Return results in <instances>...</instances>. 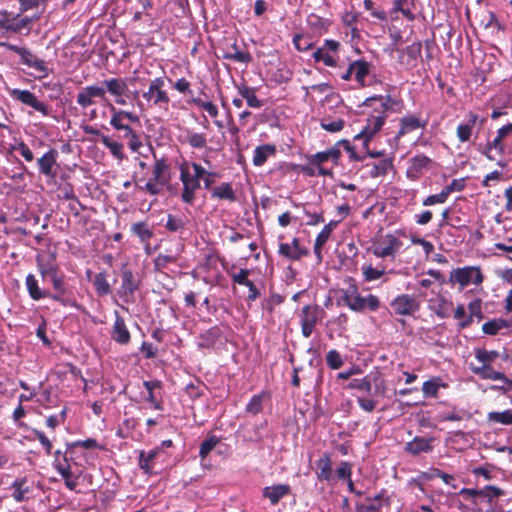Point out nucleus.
I'll return each instance as SVG.
<instances>
[{"label":"nucleus","mask_w":512,"mask_h":512,"mask_svg":"<svg viewBox=\"0 0 512 512\" xmlns=\"http://www.w3.org/2000/svg\"><path fill=\"white\" fill-rule=\"evenodd\" d=\"M365 104L372 109L365 127L354 139H363V147L368 149L370 141L383 128L389 113L400 114L405 108L401 98H393L391 95H374L366 99Z\"/></svg>","instance_id":"1"},{"label":"nucleus","mask_w":512,"mask_h":512,"mask_svg":"<svg viewBox=\"0 0 512 512\" xmlns=\"http://www.w3.org/2000/svg\"><path fill=\"white\" fill-rule=\"evenodd\" d=\"M510 137H512V122L499 127L495 133H488L485 141L475 143V148L488 161L495 162L504 169L512 157Z\"/></svg>","instance_id":"2"},{"label":"nucleus","mask_w":512,"mask_h":512,"mask_svg":"<svg viewBox=\"0 0 512 512\" xmlns=\"http://www.w3.org/2000/svg\"><path fill=\"white\" fill-rule=\"evenodd\" d=\"M179 180L182 183L181 201L184 204L193 205L196 200V192L201 188V178L205 176L206 169L197 162L183 160L179 166Z\"/></svg>","instance_id":"3"},{"label":"nucleus","mask_w":512,"mask_h":512,"mask_svg":"<svg viewBox=\"0 0 512 512\" xmlns=\"http://www.w3.org/2000/svg\"><path fill=\"white\" fill-rule=\"evenodd\" d=\"M342 294L345 305L354 312H363L365 310L375 312L381 307L380 298L374 294L362 296L352 278L349 279L348 286L342 289Z\"/></svg>","instance_id":"4"},{"label":"nucleus","mask_w":512,"mask_h":512,"mask_svg":"<svg viewBox=\"0 0 512 512\" xmlns=\"http://www.w3.org/2000/svg\"><path fill=\"white\" fill-rule=\"evenodd\" d=\"M154 163L152 166V178H150L144 186H136L139 190L146 191L152 196H157L161 193L160 186L168 185L171 181L170 164L166 157H158L153 151L152 153Z\"/></svg>","instance_id":"5"},{"label":"nucleus","mask_w":512,"mask_h":512,"mask_svg":"<svg viewBox=\"0 0 512 512\" xmlns=\"http://www.w3.org/2000/svg\"><path fill=\"white\" fill-rule=\"evenodd\" d=\"M142 96L151 106L159 107L165 111L169 108L170 97L165 90L163 77H157L151 80L148 90L145 91Z\"/></svg>","instance_id":"6"},{"label":"nucleus","mask_w":512,"mask_h":512,"mask_svg":"<svg viewBox=\"0 0 512 512\" xmlns=\"http://www.w3.org/2000/svg\"><path fill=\"white\" fill-rule=\"evenodd\" d=\"M325 315V311L319 305H305L301 308L299 313L301 333L303 337L309 338L318 322H320Z\"/></svg>","instance_id":"7"},{"label":"nucleus","mask_w":512,"mask_h":512,"mask_svg":"<svg viewBox=\"0 0 512 512\" xmlns=\"http://www.w3.org/2000/svg\"><path fill=\"white\" fill-rule=\"evenodd\" d=\"M449 282L459 284L463 289L470 284L479 285L483 282V275L479 267L465 266L453 269L449 275Z\"/></svg>","instance_id":"8"},{"label":"nucleus","mask_w":512,"mask_h":512,"mask_svg":"<svg viewBox=\"0 0 512 512\" xmlns=\"http://www.w3.org/2000/svg\"><path fill=\"white\" fill-rule=\"evenodd\" d=\"M340 47V42L333 39H325L323 45L313 52V59L315 62H323L327 67H336L338 66Z\"/></svg>","instance_id":"9"},{"label":"nucleus","mask_w":512,"mask_h":512,"mask_svg":"<svg viewBox=\"0 0 512 512\" xmlns=\"http://www.w3.org/2000/svg\"><path fill=\"white\" fill-rule=\"evenodd\" d=\"M8 48L16 53L20 59L21 63L35 69L41 75L39 78H45L50 74V70L46 64V62L43 59L38 58L34 53H32L30 50H28L25 47H20L17 45L8 44Z\"/></svg>","instance_id":"10"},{"label":"nucleus","mask_w":512,"mask_h":512,"mask_svg":"<svg viewBox=\"0 0 512 512\" xmlns=\"http://www.w3.org/2000/svg\"><path fill=\"white\" fill-rule=\"evenodd\" d=\"M403 243L395 235L388 233L381 240L372 244V253L378 258H395Z\"/></svg>","instance_id":"11"},{"label":"nucleus","mask_w":512,"mask_h":512,"mask_svg":"<svg viewBox=\"0 0 512 512\" xmlns=\"http://www.w3.org/2000/svg\"><path fill=\"white\" fill-rule=\"evenodd\" d=\"M393 312L399 316H413L421 308V302L415 295L399 294L390 302Z\"/></svg>","instance_id":"12"},{"label":"nucleus","mask_w":512,"mask_h":512,"mask_svg":"<svg viewBox=\"0 0 512 512\" xmlns=\"http://www.w3.org/2000/svg\"><path fill=\"white\" fill-rule=\"evenodd\" d=\"M52 287L53 292L49 290V296H47V298L64 307H78L75 297L65 283V278H60L52 282Z\"/></svg>","instance_id":"13"},{"label":"nucleus","mask_w":512,"mask_h":512,"mask_svg":"<svg viewBox=\"0 0 512 512\" xmlns=\"http://www.w3.org/2000/svg\"><path fill=\"white\" fill-rule=\"evenodd\" d=\"M486 123V118L480 117L478 114L469 111L466 120L458 124L456 128V136L461 143L471 140L473 130L476 126L482 127Z\"/></svg>","instance_id":"14"},{"label":"nucleus","mask_w":512,"mask_h":512,"mask_svg":"<svg viewBox=\"0 0 512 512\" xmlns=\"http://www.w3.org/2000/svg\"><path fill=\"white\" fill-rule=\"evenodd\" d=\"M10 96L16 100L21 102L24 105H27L33 108L35 111L41 113L43 116H48L50 108L49 106L40 101L34 93L29 90H21V89H12L10 91Z\"/></svg>","instance_id":"15"},{"label":"nucleus","mask_w":512,"mask_h":512,"mask_svg":"<svg viewBox=\"0 0 512 512\" xmlns=\"http://www.w3.org/2000/svg\"><path fill=\"white\" fill-rule=\"evenodd\" d=\"M309 249L300 244V239L294 237L290 244L280 243L278 254L289 261H299L309 255Z\"/></svg>","instance_id":"16"},{"label":"nucleus","mask_w":512,"mask_h":512,"mask_svg":"<svg viewBox=\"0 0 512 512\" xmlns=\"http://www.w3.org/2000/svg\"><path fill=\"white\" fill-rule=\"evenodd\" d=\"M106 92L105 86L89 85L78 92L76 102L80 107L87 108L95 104V98L106 100Z\"/></svg>","instance_id":"17"},{"label":"nucleus","mask_w":512,"mask_h":512,"mask_svg":"<svg viewBox=\"0 0 512 512\" xmlns=\"http://www.w3.org/2000/svg\"><path fill=\"white\" fill-rule=\"evenodd\" d=\"M58 156L59 153L54 148H51L46 153H44L37 160L39 173L47 178L54 179L57 175V169L59 167V165L57 164Z\"/></svg>","instance_id":"18"},{"label":"nucleus","mask_w":512,"mask_h":512,"mask_svg":"<svg viewBox=\"0 0 512 512\" xmlns=\"http://www.w3.org/2000/svg\"><path fill=\"white\" fill-rule=\"evenodd\" d=\"M398 53V63L407 69L414 68L418 58L421 56L422 44L415 41L405 48L396 49Z\"/></svg>","instance_id":"19"},{"label":"nucleus","mask_w":512,"mask_h":512,"mask_svg":"<svg viewBox=\"0 0 512 512\" xmlns=\"http://www.w3.org/2000/svg\"><path fill=\"white\" fill-rule=\"evenodd\" d=\"M107 92L115 97V103L119 105H126L124 95L128 90L127 83L123 78H109L103 81Z\"/></svg>","instance_id":"20"},{"label":"nucleus","mask_w":512,"mask_h":512,"mask_svg":"<svg viewBox=\"0 0 512 512\" xmlns=\"http://www.w3.org/2000/svg\"><path fill=\"white\" fill-rule=\"evenodd\" d=\"M132 235L138 238L147 253L150 252V240L154 237L152 226L146 221L135 222L130 227Z\"/></svg>","instance_id":"21"},{"label":"nucleus","mask_w":512,"mask_h":512,"mask_svg":"<svg viewBox=\"0 0 512 512\" xmlns=\"http://www.w3.org/2000/svg\"><path fill=\"white\" fill-rule=\"evenodd\" d=\"M434 437L416 436L404 446V451L410 455L417 456L420 453H430L433 451Z\"/></svg>","instance_id":"22"},{"label":"nucleus","mask_w":512,"mask_h":512,"mask_svg":"<svg viewBox=\"0 0 512 512\" xmlns=\"http://www.w3.org/2000/svg\"><path fill=\"white\" fill-rule=\"evenodd\" d=\"M112 340L120 345H127L131 341V334L124 318L115 311V320L110 332Z\"/></svg>","instance_id":"23"},{"label":"nucleus","mask_w":512,"mask_h":512,"mask_svg":"<svg viewBox=\"0 0 512 512\" xmlns=\"http://www.w3.org/2000/svg\"><path fill=\"white\" fill-rule=\"evenodd\" d=\"M109 108L112 113L110 118V125L117 131L124 129L127 125L124 120H128L132 123H140V118L133 112L126 110H117L112 104L109 103Z\"/></svg>","instance_id":"24"},{"label":"nucleus","mask_w":512,"mask_h":512,"mask_svg":"<svg viewBox=\"0 0 512 512\" xmlns=\"http://www.w3.org/2000/svg\"><path fill=\"white\" fill-rule=\"evenodd\" d=\"M427 125L426 120H422L420 116L407 115L400 119V127L395 136L397 140L404 137L406 134L411 133L420 128H425Z\"/></svg>","instance_id":"25"},{"label":"nucleus","mask_w":512,"mask_h":512,"mask_svg":"<svg viewBox=\"0 0 512 512\" xmlns=\"http://www.w3.org/2000/svg\"><path fill=\"white\" fill-rule=\"evenodd\" d=\"M291 494L288 484H275L262 489V497L269 500L271 506L277 505L281 499Z\"/></svg>","instance_id":"26"},{"label":"nucleus","mask_w":512,"mask_h":512,"mask_svg":"<svg viewBox=\"0 0 512 512\" xmlns=\"http://www.w3.org/2000/svg\"><path fill=\"white\" fill-rule=\"evenodd\" d=\"M54 468L64 479L65 486L71 491L76 490V487L78 486V477L72 474L71 466L68 463L66 455L63 457V462L57 459L54 460Z\"/></svg>","instance_id":"27"},{"label":"nucleus","mask_w":512,"mask_h":512,"mask_svg":"<svg viewBox=\"0 0 512 512\" xmlns=\"http://www.w3.org/2000/svg\"><path fill=\"white\" fill-rule=\"evenodd\" d=\"M181 143L188 144L192 149H209L207 134L204 132H196L191 129H185V135L178 138Z\"/></svg>","instance_id":"28"},{"label":"nucleus","mask_w":512,"mask_h":512,"mask_svg":"<svg viewBox=\"0 0 512 512\" xmlns=\"http://www.w3.org/2000/svg\"><path fill=\"white\" fill-rule=\"evenodd\" d=\"M316 476L319 481H325L329 484L334 480L332 461L329 454L324 453L316 461Z\"/></svg>","instance_id":"29"},{"label":"nucleus","mask_w":512,"mask_h":512,"mask_svg":"<svg viewBox=\"0 0 512 512\" xmlns=\"http://www.w3.org/2000/svg\"><path fill=\"white\" fill-rule=\"evenodd\" d=\"M121 293L125 296H133L139 289V280L136 279L133 271L124 265L121 270Z\"/></svg>","instance_id":"30"},{"label":"nucleus","mask_w":512,"mask_h":512,"mask_svg":"<svg viewBox=\"0 0 512 512\" xmlns=\"http://www.w3.org/2000/svg\"><path fill=\"white\" fill-rule=\"evenodd\" d=\"M432 159L424 154H417L410 159V167L407 170L408 177L416 179L424 170H429Z\"/></svg>","instance_id":"31"},{"label":"nucleus","mask_w":512,"mask_h":512,"mask_svg":"<svg viewBox=\"0 0 512 512\" xmlns=\"http://www.w3.org/2000/svg\"><path fill=\"white\" fill-rule=\"evenodd\" d=\"M453 308V302L441 295L436 299L430 300L429 303V309L441 319L450 317L453 312Z\"/></svg>","instance_id":"32"},{"label":"nucleus","mask_w":512,"mask_h":512,"mask_svg":"<svg viewBox=\"0 0 512 512\" xmlns=\"http://www.w3.org/2000/svg\"><path fill=\"white\" fill-rule=\"evenodd\" d=\"M25 285L30 298L34 301H39L49 296V290L41 288L36 276L32 273L27 274Z\"/></svg>","instance_id":"33"},{"label":"nucleus","mask_w":512,"mask_h":512,"mask_svg":"<svg viewBox=\"0 0 512 512\" xmlns=\"http://www.w3.org/2000/svg\"><path fill=\"white\" fill-rule=\"evenodd\" d=\"M222 336V330L219 326L215 325L205 330L199 335L198 347L201 349H209L219 341Z\"/></svg>","instance_id":"34"},{"label":"nucleus","mask_w":512,"mask_h":512,"mask_svg":"<svg viewBox=\"0 0 512 512\" xmlns=\"http://www.w3.org/2000/svg\"><path fill=\"white\" fill-rule=\"evenodd\" d=\"M371 64L364 60L358 59L350 63V70H353L354 79L361 86H365V78L370 73Z\"/></svg>","instance_id":"35"},{"label":"nucleus","mask_w":512,"mask_h":512,"mask_svg":"<svg viewBox=\"0 0 512 512\" xmlns=\"http://www.w3.org/2000/svg\"><path fill=\"white\" fill-rule=\"evenodd\" d=\"M474 373L482 379L501 380L509 387H512V380L508 379L504 373L495 371L491 365H482L473 369Z\"/></svg>","instance_id":"36"},{"label":"nucleus","mask_w":512,"mask_h":512,"mask_svg":"<svg viewBox=\"0 0 512 512\" xmlns=\"http://www.w3.org/2000/svg\"><path fill=\"white\" fill-rule=\"evenodd\" d=\"M36 267L40 276L51 270L57 263L55 252L39 253L35 257Z\"/></svg>","instance_id":"37"},{"label":"nucleus","mask_w":512,"mask_h":512,"mask_svg":"<svg viewBox=\"0 0 512 512\" xmlns=\"http://www.w3.org/2000/svg\"><path fill=\"white\" fill-rule=\"evenodd\" d=\"M276 146L273 144H263L257 146L253 153V165L260 167L265 164L267 159L276 154Z\"/></svg>","instance_id":"38"},{"label":"nucleus","mask_w":512,"mask_h":512,"mask_svg":"<svg viewBox=\"0 0 512 512\" xmlns=\"http://www.w3.org/2000/svg\"><path fill=\"white\" fill-rule=\"evenodd\" d=\"M159 453H160L159 448L152 449L148 452L141 450L139 452V456H138L139 468L142 469L148 475L153 474L154 473L153 462Z\"/></svg>","instance_id":"39"},{"label":"nucleus","mask_w":512,"mask_h":512,"mask_svg":"<svg viewBox=\"0 0 512 512\" xmlns=\"http://www.w3.org/2000/svg\"><path fill=\"white\" fill-rule=\"evenodd\" d=\"M211 197L218 200H227L235 202L237 200L236 193L229 182L221 183L211 189Z\"/></svg>","instance_id":"40"},{"label":"nucleus","mask_w":512,"mask_h":512,"mask_svg":"<svg viewBox=\"0 0 512 512\" xmlns=\"http://www.w3.org/2000/svg\"><path fill=\"white\" fill-rule=\"evenodd\" d=\"M11 489H13L12 497L16 502H23L26 500V495L30 492L27 477L23 476L16 478L11 484Z\"/></svg>","instance_id":"41"},{"label":"nucleus","mask_w":512,"mask_h":512,"mask_svg":"<svg viewBox=\"0 0 512 512\" xmlns=\"http://www.w3.org/2000/svg\"><path fill=\"white\" fill-rule=\"evenodd\" d=\"M366 167H371L369 175L372 178L385 176L389 170L393 168V159L390 157H384L377 163L366 164Z\"/></svg>","instance_id":"42"},{"label":"nucleus","mask_w":512,"mask_h":512,"mask_svg":"<svg viewBox=\"0 0 512 512\" xmlns=\"http://www.w3.org/2000/svg\"><path fill=\"white\" fill-rule=\"evenodd\" d=\"M107 271L97 273L93 280L95 292L99 297L109 295L112 292L111 284L107 280Z\"/></svg>","instance_id":"43"},{"label":"nucleus","mask_w":512,"mask_h":512,"mask_svg":"<svg viewBox=\"0 0 512 512\" xmlns=\"http://www.w3.org/2000/svg\"><path fill=\"white\" fill-rule=\"evenodd\" d=\"M238 92L240 96L246 100L249 107L259 109L263 106V101L258 99L256 95V88L241 85L238 87Z\"/></svg>","instance_id":"44"},{"label":"nucleus","mask_w":512,"mask_h":512,"mask_svg":"<svg viewBox=\"0 0 512 512\" xmlns=\"http://www.w3.org/2000/svg\"><path fill=\"white\" fill-rule=\"evenodd\" d=\"M162 385H163L162 381L158 380V379L143 382V386L146 388V390L148 392L146 401L151 403L153 408L156 410H162L163 406H162L161 401H158L156 399L154 390L162 388Z\"/></svg>","instance_id":"45"},{"label":"nucleus","mask_w":512,"mask_h":512,"mask_svg":"<svg viewBox=\"0 0 512 512\" xmlns=\"http://www.w3.org/2000/svg\"><path fill=\"white\" fill-rule=\"evenodd\" d=\"M392 3L391 13L400 12L409 21L415 19V15L412 12L413 0H393Z\"/></svg>","instance_id":"46"},{"label":"nucleus","mask_w":512,"mask_h":512,"mask_svg":"<svg viewBox=\"0 0 512 512\" xmlns=\"http://www.w3.org/2000/svg\"><path fill=\"white\" fill-rule=\"evenodd\" d=\"M329 161L326 151L317 152L308 157V162L315 165L317 168L318 175L321 176H332L333 172L331 169H326L322 166L324 162Z\"/></svg>","instance_id":"47"},{"label":"nucleus","mask_w":512,"mask_h":512,"mask_svg":"<svg viewBox=\"0 0 512 512\" xmlns=\"http://www.w3.org/2000/svg\"><path fill=\"white\" fill-rule=\"evenodd\" d=\"M102 144L108 148L111 154L119 161L125 158L124 146L122 143L112 140L107 135H101Z\"/></svg>","instance_id":"48"},{"label":"nucleus","mask_w":512,"mask_h":512,"mask_svg":"<svg viewBox=\"0 0 512 512\" xmlns=\"http://www.w3.org/2000/svg\"><path fill=\"white\" fill-rule=\"evenodd\" d=\"M509 326H510V324L507 320L497 318V319H492L490 321L485 322L482 325V331H483V333H485L487 335L494 336L500 330H502L503 328H508Z\"/></svg>","instance_id":"49"},{"label":"nucleus","mask_w":512,"mask_h":512,"mask_svg":"<svg viewBox=\"0 0 512 512\" xmlns=\"http://www.w3.org/2000/svg\"><path fill=\"white\" fill-rule=\"evenodd\" d=\"M320 126L327 132L336 133L343 130L345 121L342 118L331 119L330 117H324L320 121Z\"/></svg>","instance_id":"50"},{"label":"nucleus","mask_w":512,"mask_h":512,"mask_svg":"<svg viewBox=\"0 0 512 512\" xmlns=\"http://www.w3.org/2000/svg\"><path fill=\"white\" fill-rule=\"evenodd\" d=\"M284 301V296L272 292L269 297L262 300L261 307L271 315L273 314L275 307L281 305Z\"/></svg>","instance_id":"51"},{"label":"nucleus","mask_w":512,"mask_h":512,"mask_svg":"<svg viewBox=\"0 0 512 512\" xmlns=\"http://www.w3.org/2000/svg\"><path fill=\"white\" fill-rule=\"evenodd\" d=\"M346 388L347 389H356L358 391L369 393L371 391V388H372V376L371 375H366L363 378L352 379L348 383Z\"/></svg>","instance_id":"52"},{"label":"nucleus","mask_w":512,"mask_h":512,"mask_svg":"<svg viewBox=\"0 0 512 512\" xmlns=\"http://www.w3.org/2000/svg\"><path fill=\"white\" fill-rule=\"evenodd\" d=\"M233 52L225 55V58L235 62L248 64L252 61V56L248 50H239L236 43L232 45Z\"/></svg>","instance_id":"53"},{"label":"nucleus","mask_w":512,"mask_h":512,"mask_svg":"<svg viewBox=\"0 0 512 512\" xmlns=\"http://www.w3.org/2000/svg\"><path fill=\"white\" fill-rule=\"evenodd\" d=\"M487 420L492 423H499L502 425L512 424V411L510 409L502 412H489L487 414Z\"/></svg>","instance_id":"54"},{"label":"nucleus","mask_w":512,"mask_h":512,"mask_svg":"<svg viewBox=\"0 0 512 512\" xmlns=\"http://www.w3.org/2000/svg\"><path fill=\"white\" fill-rule=\"evenodd\" d=\"M453 316L458 321L457 326L459 330L467 328L472 324L471 316L468 315L463 304L457 305V307L454 310Z\"/></svg>","instance_id":"55"},{"label":"nucleus","mask_w":512,"mask_h":512,"mask_svg":"<svg viewBox=\"0 0 512 512\" xmlns=\"http://www.w3.org/2000/svg\"><path fill=\"white\" fill-rule=\"evenodd\" d=\"M265 397V393L261 392L259 394L253 395L252 398L246 405V412L252 415H257L263 410V400Z\"/></svg>","instance_id":"56"},{"label":"nucleus","mask_w":512,"mask_h":512,"mask_svg":"<svg viewBox=\"0 0 512 512\" xmlns=\"http://www.w3.org/2000/svg\"><path fill=\"white\" fill-rule=\"evenodd\" d=\"M361 270L366 282L378 280L385 274L384 268H374L371 264H364Z\"/></svg>","instance_id":"57"},{"label":"nucleus","mask_w":512,"mask_h":512,"mask_svg":"<svg viewBox=\"0 0 512 512\" xmlns=\"http://www.w3.org/2000/svg\"><path fill=\"white\" fill-rule=\"evenodd\" d=\"M219 442L220 439L216 435H209L200 445V458L205 459Z\"/></svg>","instance_id":"58"},{"label":"nucleus","mask_w":512,"mask_h":512,"mask_svg":"<svg viewBox=\"0 0 512 512\" xmlns=\"http://www.w3.org/2000/svg\"><path fill=\"white\" fill-rule=\"evenodd\" d=\"M75 447H82L86 450H93L96 448H99L101 450H105V447L103 445H100L96 439L94 438H88L85 440H77L72 443L67 444V451L71 450Z\"/></svg>","instance_id":"59"},{"label":"nucleus","mask_w":512,"mask_h":512,"mask_svg":"<svg viewBox=\"0 0 512 512\" xmlns=\"http://www.w3.org/2000/svg\"><path fill=\"white\" fill-rule=\"evenodd\" d=\"M177 256L175 255H167V254H159L154 260V271L161 272L163 269L167 268L169 264L176 263Z\"/></svg>","instance_id":"60"},{"label":"nucleus","mask_w":512,"mask_h":512,"mask_svg":"<svg viewBox=\"0 0 512 512\" xmlns=\"http://www.w3.org/2000/svg\"><path fill=\"white\" fill-rule=\"evenodd\" d=\"M191 103L205 110L210 117L216 118L219 114L218 107L212 101H204L201 98H193Z\"/></svg>","instance_id":"61"},{"label":"nucleus","mask_w":512,"mask_h":512,"mask_svg":"<svg viewBox=\"0 0 512 512\" xmlns=\"http://www.w3.org/2000/svg\"><path fill=\"white\" fill-rule=\"evenodd\" d=\"M441 386L440 378L427 380L422 385V391L425 396L436 397Z\"/></svg>","instance_id":"62"},{"label":"nucleus","mask_w":512,"mask_h":512,"mask_svg":"<svg viewBox=\"0 0 512 512\" xmlns=\"http://www.w3.org/2000/svg\"><path fill=\"white\" fill-rule=\"evenodd\" d=\"M204 387V384L200 380H196V382H191L186 385L185 392L192 400H196L203 396Z\"/></svg>","instance_id":"63"},{"label":"nucleus","mask_w":512,"mask_h":512,"mask_svg":"<svg viewBox=\"0 0 512 512\" xmlns=\"http://www.w3.org/2000/svg\"><path fill=\"white\" fill-rule=\"evenodd\" d=\"M228 274L230 275L233 284H238V285H242V286L248 285V282L250 280L249 279V275H250L249 269L241 268L238 272H228Z\"/></svg>","instance_id":"64"}]
</instances>
